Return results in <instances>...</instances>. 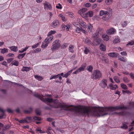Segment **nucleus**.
<instances>
[{
    "instance_id": "f257e3e1",
    "label": "nucleus",
    "mask_w": 134,
    "mask_h": 134,
    "mask_svg": "<svg viewBox=\"0 0 134 134\" xmlns=\"http://www.w3.org/2000/svg\"><path fill=\"white\" fill-rule=\"evenodd\" d=\"M46 96L47 98H44L42 95L38 94L37 95V96L42 101L45 102L47 105L51 107L55 108L60 107L65 110L74 111L78 112L90 114L96 116L99 113H103L104 114V115L109 114V107L99 108L92 107L88 108L83 107H81L79 108L74 107L72 108H69V105L67 104L61 105V103L57 99L55 100L53 102L51 95L47 94Z\"/></svg>"
},
{
    "instance_id": "f03ea898",
    "label": "nucleus",
    "mask_w": 134,
    "mask_h": 134,
    "mask_svg": "<svg viewBox=\"0 0 134 134\" xmlns=\"http://www.w3.org/2000/svg\"><path fill=\"white\" fill-rule=\"evenodd\" d=\"M99 15L102 16V19L104 21L108 20L111 17V15L109 12L104 10H101L99 12Z\"/></svg>"
},
{
    "instance_id": "7ed1b4c3",
    "label": "nucleus",
    "mask_w": 134,
    "mask_h": 134,
    "mask_svg": "<svg viewBox=\"0 0 134 134\" xmlns=\"http://www.w3.org/2000/svg\"><path fill=\"white\" fill-rule=\"evenodd\" d=\"M102 74L99 70H96L94 71L93 74L91 76V78L93 80H96L100 78Z\"/></svg>"
},
{
    "instance_id": "20e7f679",
    "label": "nucleus",
    "mask_w": 134,
    "mask_h": 134,
    "mask_svg": "<svg viewBox=\"0 0 134 134\" xmlns=\"http://www.w3.org/2000/svg\"><path fill=\"white\" fill-rule=\"evenodd\" d=\"M60 41L59 40H57L53 42L51 50L52 51L57 50L60 47Z\"/></svg>"
},
{
    "instance_id": "39448f33",
    "label": "nucleus",
    "mask_w": 134,
    "mask_h": 134,
    "mask_svg": "<svg viewBox=\"0 0 134 134\" xmlns=\"http://www.w3.org/2000/svg\"><path fill=\"white\" fill-rule=\"evenodd\" d=\"M52 40H50L48 38H46L44 40L43 42L42 43L41 47L42 48H45L46 47L51 41Z\"/></svg>"
},
{
    "instance_id": "423d86ee",
    "label": "nucleus",
    "mask_w": 134,
    "mask_h": 134,
    "mask_svg": "<svg viewBox=\"0 0 134 134\" xmlns=\"http://www.w3.org/2000/svg\"><path fill=\"white\" fill-rule=\"evenodd\" d=\"M86 67V64L84 63L82 64L81 67L77 69L76 71L73 72V74H77L79 72L84 71Z\"/></svg>"
},
{
    "instance_id": "0eeeda50",
    "label": "nucleus",
    "mask_w": 134,
    "mask_h": 134,
    "mask_svg": "<svg viewBox=\"0 0 134 134\" xmlns=\"http://www.w3.org/2000/svg\"><path fill=\"white\" fill-rule=\"evenodd\" d=\"M56 33V31L51 30L48 33L47 36V38H48L52 41L54 37L52 35L55 34Z\"/></svg>"
},
{
    "instance_id": "6e6552de",
    "label": "nucleus",
    "mask_w": 134,
    "mask_h": 134,
    "mask_svg": "<svg viewBox=\"0 0 134 134\" xmlns=\"http://www.w3.org/2000/svg\"><path fill=\"white\" fill-rule=\"evenodd\" d=\"M100 86L103 88H105L107 86V80L103 79L99 83Z\"/></svg>"
},
{
    "instance_id": "1a4fd4ad",
    "label": "nucleus",
    "mask_w": 134,
    "mask_h": 134,
    "mask_svg": "<svg viewBox=\"0 0 134 134\" xmlns=\"http://www.w3.org/2000/svg\"><path fill=\"white\" fill-rule=\"evenodd\" d=\"M59 26V22L57 20H54L52 24V26L53 28H56Z\"/></svg>"
},
{
    "instance_id": "9d476101",
    "label": "nucleus",
    "mask_w": 134,
    "mask_h": 134,
    "mask_svg": "<svg viewBox=\"0 0 134 134\" xmlns=\"http://www.w3.org/2000/svg\"><path fill=\"white\" fill-rule=\"evenodd\" d=\"M44 8L46 10H51L52 9V6L51 4L49 3L46 2L44 3Z\"/></svg>"
},
{
    "instance_id": "9b49d317",
    "label": "nucleus",
    "mask_w": 134,
    "mask_h": 134,
    "mask_svg": "<svg viewBox=\"0 0 134 134\" xmlns=\"http://www.w3.org/2000/svg\"><path fill=\"white\" fill-rule=\"evenodd\" d=\"M101 39L99 37H97L96 38L93 39V44L94 46H97L99 45Z\"/></svg>"
},
{
    "instance_id": "f8f14e48",
    "label": "nucleus",
    "mask_w": 134,
    "mask_h": 134,
    "mask_svg": "<svg viewBox=\"0 0 134 134\" xmlns=\"http://www.w3.org/2000/svg\"><path fill=\"white\" fill-rule=\"evenodd\" d=\"M102 30V29L100 28H98L96 32L93 34L92 36V38L93 39L96 38L97 37H98V34L99 33V32H100Z\"/></svg>"
},
{
    "instance_id": "ddd939ff",
    "label": "nucleus",
    "mask_w": 134,
    "mask_h": 134,
    "mask_svg": "<svg viewBox=\"0 0 134 134\" xmlns=\"http://www.w3.org/2000/svg\"><path fill=\"white\" fill-rule=\"evenodd\" d=\"M108 55L110 57L113 58H116L118 57L119 54L117 53L116 52H111L109 53Z\"/></svg>"
},
{
    "instance_id": "4468645a",
    "label": "nucleus",
    "mask_w": 134,
    "mask_h": 134,
    "mask_svg": "<svg viewBox=\"0 0 134 134\" xmlns=\"http://www.w3.org/2000/svg\"><path fill=\"white\" fill-rule=\"evenodd\" d=\"M78 20H79V24L85 28H86L87 25L85 23L83 22L82 20L79 18L77 19V21Z\"/></svg>"
},
{
    "instance_id": "2eb2a0df",
    "label": "nucleus",
    "mask_w": 134,
    "mask_h": 134,
    "mask_svg": "<svg viewBox=\"0 0 134 134\" xmlns=\"http://www.w3.org/2000/svg\"><path fill=\"white\" fill-rule=\"evenodd\" d=\"M109 86L110 89L113 90H115L118 88L117 85H113L111 83L109 85Z\"/></svg>"
},
{
    "instance_id": "dca6fc26",
    "label": "nucleus",
    "mask_w": 134,
    "mask_h": 134,
    "mask_svg": "<svg viewBox=\"0 0 134 134\" xmlns=\"http://www.w3.org/2000/svg\"><path fill=\"white\" fill-rule=\"evenodd\" d=\"M115 31V29L113 28L110 29L107 31V33L109 34H112L114 33Z\"/></svg>"
},
{
    "instance_id": "f3484780",
    "label": "nucleus",
    "mask_w": 134,
    "mask_h": 134,
    "mask_svg": "<svg viewBox=\"0 0 134 134\" xmlns=\"http://www.w3.org/2000/svg\"><path fill=\"white\" fill-rule=\"evenodd\" d=\"M93 26L90 23H89L87 25V30L89 32H93Z\"/></svg>"
},
{
    "instance_id": "a211bd4d",
    "label": "nucleus",
    "mask_w": 134,
    "mask_h": 134,
    "mask_svg": "<svg viewBox=\"0 0 134 134\" xmlns=\"http://www.w3.org/2000/svg\"><path fill=\"white\" fill-rule=\"evenodd\" d=\"M87 10L86 8H83L80 9L78 12L81 15L85 14V13Z\"/></svg>"
},
{
    "instance_id": "6ab92c4d",
    "label": "nucleus",
    "mask_w": 134,
    "mask_h": 134,
    "mask_svg": "<svg viewBox=\"0 0 134 134\" xmlns=\"http://www.w3.org/2000/svg\"><path fill=\"white\" fill-rule=\"evenodd\" d=\"M9 48L11 51L16 52L18 51V48L17 46H13L9 47Z\"/></svg>"
},
{
    "instance_id": "aec40b11",
    "label": "nucleus",
    "mask_w": 134,
    "mask_h": 134,
    "mask_svg": "<svg viewBox=\"0 0 134 134\" xmlns=\"http://www.w3.org/2000/svg\"><path fill=\"white\" fill-rule=\"evenodd\" d=\"M99 48L100 50L102 51H105L106 50V46L103 44H101Z\"/></svg>"
},
{
    "instance_id": "412c9836",
    "label": "nucleus",
    "mask_w": 134,
    "mask_h": 134,
    "mask_svg": "<svg viewBox=\"0 0 134 134\" xmlns=\"http://www.w3.org/2000/svg\"><path fill=\"white\" fill-rule=\"evenodd\" d=\"M102 37L103 40L106 41H108L109 39V36L106 34H103Z\"/></svg>"
},
{
    "instance_id": "4be33fe9",
    "label": "nucleus",
    "mask_w": 134,
    "mask_h": 134,
    "mask_svg": "<svg viewBox=\"0 0 134 134\" xmlns=\"http://www.w3.org/2000/svg\"><path fill=\"white\" fill-rule=\"evenodd\" d=\"M74 46L71 44L69 46V51L70 52L73 53L74 52Z\"/></svg>"
},
{
    "instance_id": "5701e85b",
    "label": "nucleus",
    "mask_w": 134,
    "mask_h": 134,
    "mask_svg": "<svg viewBox=\"0 0 134 134\" xmlns=\"http://www.w3.org/2000/svg\"><path fill=\"white\" fill-rule=\"evenodd\" d=\"M90 51V48L89 47H85L84 50V53L85 54H88Z\"/></svg>"
},
{
    "instance_id": "b1692460",
    "label": "nucleus",
    "mask_w": 134,
    "mask_h": 134,
    "mask_svg": "<svg viewBox=\"0 0 134 134\" xmlns=\"http://www.w3.org/2000/svg\"><path fill=\"white\" fill-rule=\"evenodd\" d=\"M83 41L85 43L87 44H90L91 43V40L87 38H85L83 40Z\"/></svg>"
},
{
    "instance_id": "393cba45",
    "label": "nucleus",
    "mask_w": 134,
    "mask_h": 134,
    "mask_svg": "<svg viewBox=\"0 0 134 134\" xmlns=\"http://www.w3.org/2000/svg\"><path fill=\"white\" fill-rule=\"evenodd\" d=\"M73 70L71 69V70L68 71L66 74H65L64 76H63V77H65L66 78H67L71 74Z\"/></svg>"
},
{
    "instance_id": "a878e982",
    "label": "nucleus",
    "mask_w": 134,
    "mask_h": 134,
    "mask_svg": "<svg viewBox=\"0 0 134 134\" xmlns=\"http://www.w3.org/2000/svg\"><path fill=\"white\" fill-rule=\"evenodd\" d=\"M120 42L119 38L118 37H116L113 41V43L115 44L119 43Z\"/></svg>"
},
{
    "instance_id": "bb28decb",
    "label": "nucleus",
    "mask_w": 134,
    "mask_h": 134,
    "mask_svg": "<svg viewBox=\"0 0 134 134\" xmlns=\"http://www.w3.org/2000/svg\"><path fill=\"white\" fill-rule=\"evenodd\" d=\"M0 111L2 113V115H0V118L1 119L4 118L5 117V115L4 113V111L2 109L0 108Z\"/></svg>"
},
{
    "instance_id": "cd10ccee",
    "label": "nucleus",
    "mask_w": 134,
    "mask_h": 134,
    "mask_svg": "<svg viewBox=\"0 0 134 134\" xmlns=\"http://www.w3.org/2000/svg\"><path fill=\"white\" fill-rule=\"evenodd\" d=\"M118 59L120 61L123 62H125L126 60V58L120 56H118Z\"/></svg>"
},
{
    "instance_id": "c85d7f7f",
    "label": "nucleus",
    "mask_w": 134,
    "mask_h": 134,
    "mask_svg": "<svg viewBox=\"0 0 134 134\" xmlns=\"http://www.w3.org/2000/svg\"><path fill=\"white\" fill-rule=\"evenodd\" d=\"M31 69L30 68L23 66L22 69V71H26L27 72L28 71H29Z\"/></svg>"
},
{
    "instance_id": "c756f323",
    "label": "nucleus",
    "mask_w": 134,
    "mask_h": 134,
    "mask_svg": "<svg viewBox=\"0 0 134 134\" xmlns=\"http://www.w3.org/2000/svg\"><path fill=\"white\" fill-rule=\"evenodd\" d=\"M1 50V53L2 54H4L8 52V50L7 49L4 48L3 49H0Z\"/></svg>"
},
{
    "instance_id": "7c9ffc66",
    "label": "nucleus",
    "mask_w": 134,
    "mask_h": 134,
    "mask_svg": "<svg viewBox=\"0 0 134 134\" xmlns=\"http://www.w3.org/2000/svg\"><path fill=\"white\" fill-rule=\"evenodd\" d=\"M114 79L115 81L117 83H119L120 82V80L119 78L116 76H115L114 77Z\"/></svg>"
},
{
    "instance_id": "2f4dec72",
    "label": "nucleus",
    "mask_w": 134,
    "mask_h": 134,
    "mask_svg": "<svg viewBox=\"0 0 134 134\" xmlns=\"http://www.w3.org/2000/svg\"><path fill=\"white\" fill-rule=\"evenodd\" d=\"M29 46H27L25 48L22 49L21 50H19V52L20 53H23L26 50L29 48Z\"/></svg>"
},
{
    "instance_id": "473e14b6",
    "label": "nucleus",
    "mask_w": 134,
    "mask_h": 134,
    "mask_svg": "<svg viewBox=\"0 0 134 134\" xmlns=\"http://www.w3.org/2000/svg\"><path fill=\"white\" fill-rule=\"evenodd\" d=\"M60 75V74H58L56 75H52L50 78V80H51L53 79H55L58 77Z\"/></svg>"
},
{
    "instance_id": "72a5a7b5",
    "label": "nucleus",
    "mask_w": 134,
    "mask_h": 134,
    "mask_svg": "<svg viewBox=\"0 0 134 134\" xmlns=\"http://www.w3.org/2000/svg\"><path fill=\"white\" fill-rule=\"evenodd\" d=\"M93 69V66L91 65L88 66L87 68V70L89 71L90 72L92 71Z\"/></svg>"
},
{
    "instance_id": "f704fd0d",
    "label": "nucleus",
    "mask_w": 134,
    "mask_h": 134,
    "mask_svg": "<svg viewBox=\"0 0 134 134\" xmlns=\"http://www.w3.org/2000/svg\"><path fill=\"white\" fill-rule=\"evenodd\" d=\"M76 21L77 22H74L73 24L76 27H80L79 25L80 24H79V20H78V21H77V19Z\"/></svg>"
},
{
    "instance_id": "c9c22d12",
    "label": "nucleus",
    "mask_w": 134,
    "mask_h": 134,
    "mask_svg": "<svg viewBox=\"0 0 134 134\" xmlns=\"http://www.w3.org/2000/svg\"><path fill=\"white\" fill-rule=\"evenodd\" d=\"M12 65H14L16 66H18L19 64V62L16 60H14L13 61L12 63Z\"/></svg>"
},
{
    "instance_id": "e433bc0d",
    "label": "nucleus",
    "mask_w": 134,
    "mask_h": 134,
    "mask_svg": "<svg viewBox=\"0 0 134 134\" xmlns=\"http://www.w3.org/2000/svg\"><path fill=\"white\" fill-rule=\"evenodd\" d=\"M88 15L90 17H92L93 15V13L92 11H90L87 13Z\"/></svg>"
},
{
    "instance_id": "4c0bfd02",
    "label": "nucleus",
    "mask_w": 134,
    "mask_h": 134,
    "mask_svg": "<svg viewBox=\"0 0 134 134\" xmlns=\"http://www.w3.org/2000/svg\"><path fill=\"white\" fill-rule=\"evenodd\" d=\"M35 77L36 79L40 81L41 80L43 79L42 77L37 75H35Z\"/></svg>"
},
{
    "instance_id": "58836bf2",
    "label": "nucleus",
    "mask_w": 134,
    "mask_h": 134,
    "mask_svg": "<svg viewBox=\"0 0 134 134\" xmlns=\"http://www.w3.org/2000/svg\"><path fill=\"white\" fill-rule=\"evenodd\" d=\"M25 53L19 54L18 56V58L19 59H21L25 56Z\"/></svg>"
},
{
    "instance_id": "ea45409f",
    "label": "nucleus",
    "mask_w": 134,
    "mask_h": 134,
    "mask_svg": "<svg viewBox=\"0 0 134 134\" xmlns=\"http://www.w3.org/2000/svg\"><path fill=\"white\" fill-rule=\"evenodd\" d=\"M82 27H76L75 29V32L76 33H80L81 31Z\"/></svg>"
},
{
    "instance_id": "a19ab883",
    "label": "nucleus",
    "mask_w": 134,
    "mask_h": 134,
    "mask_svg": "<svg viewBox=\"0 0 134 134\" xmlns=\"http://www.w3.org/2000/svg\"><path fill=\"white\" fill-rule=\"evenodd\" d=\"M25 119L27 120V123H29L32 120V118L31 117H26Z\"/></svg>"
},
{
    "instance_id": "79ce46f5",
    "label": "nucleus",
    "mask_w": 134,
    "mask_h": 134,
    "mask_svg": "<svg viewBox=\"0 0 134 134\" xmlns=\"http://www.w3.org/2000/svg\"><path fill=\"white\" fill-rule=\"evenodd\" d=\"M36 131H38V133H45L44 131H42L40 127H38L37 129H36Z\"/></svg>"
},
{
    "instance_id": "37998d69",
    "label": "nucleus",
    "mask_w": 134,
    "mask_h": 134,
    "mask_svg": "<svg viewBox=\"0 0 134 134\" xmlns=\"http://www.w3.org/2000/svg\"><path fill=\"white\" fill-rule=\"evenodd\" d=\"M134 45V41L132 40L126 44V46H132Z\"/></svg>"
},
{
    "instance_id": "c03bdc74",
    "label": "nucleus",
    "mask_w": 134,
    "mask_h": 134,
    "mask_svg": "<svg viewBox=\"0 0 134 134\" xmlns=\"http://www.w3.org/2000/svg\"><path fill=\"white\" fill-rule=\"evenodd\" d=\"M59 16L61 18L63 21H66V19L65 18V17L64 15L61 14H60Z\"/></svg>"
},
{
    "instance_id": "a18cd8bd",
    "label": "nucleus",
    "mask_w": 134,
    "mask_h": 134,
    "mask_svg": "<svg viewBox=\"0 0 134 134\" xmlns=\"http://www.w3.org/2000/svg\"><path fill=\"white\" fill-rule=\"evenodd\" d=\"M112 0H105V3L107 5H109L112 3Z\"/></svg>"
},
{
    "instance_id": "49530a36",
    "label": "nucleus",
    "mask_w": 134,
    "mask_h": 134,
    "mask_svg": "<svg viewBox=\"0 0 134 134\" xmlns=\"http://www.w3.org/2000/svg\"><path fill=\"white\" fill-rule=\"evenodd\" d=\"M63 27L67 31H68L70 28V26L69 25H64Z\"/></svg>"
},
{
    "instance_id": "de8ad7c7",
    "label": "nucleus",
    "mask_w": 134,
    "mask_h": 134,
    "mask_svg": "<svg viewBox=\"0 0 134 134\" xmlns=\"http://www.w3.org/2000/svg\"><path fill=\"white\" fill-rule=\"evenodd\" d=\"M123 80L126 83H128L129 82V80L126 77H124L123 79Z\"/></svg>"
},
{
    "instance_id": "09e8293b",
    "label": "nucleus",
    "mask_w": 134,
    "mask_h": 134,
    "mask_svg": "<svg viewBox=\"0 0 134 134\" xmlns=\"http://www.w3.org/2000/svg\"><path fill=\"white\" fill-rule=\"evenodd\" d=\"M127 24V22L126 21H124L122 23L121 25L122 27H125Z\"/></svg>"
},
{
    "instance_id": "8fccbe9b",
    "label": "nucleus",
    "mask_w": 134,
    "mask_h": 134,
    "mask_svg": "<svg viewBox=\"0 0 134 134\" xmlns=\"http://www.w3.org/2000/svg\"><path fill=\"white\" fill-rule=\"evenodd\" d=\"M121 87L122 88L124 89H127V86H126V85H125L123 83H121Z\"/></svg>"
},
{
    "instance_id": "3c124183",
    "label": "nucleus",
    "mask_w": 134,
    "mask_h": 134,
    "mask_svg": "<svg viewBox=\"0 0 134 134\" xmlns=\"http://www.w3.org/2000/svg\"><path fill=\"white\" fill-rule=\"evenodd\" d=\"M87 15H88L87 13H85L83 14L82 15H81V16L82 17L86 19H88Z\"/></svg>"
},
{
    "instance_id": "603ef678",
    "label": "nucleus",
    "mask_w": 134,
    "mask_h": 134,
    "mask_svg": "<svg viewBox=\"0 0 134 134\" xmlns=\"http://www.w3.org/2000/svg\"><path fill=\"white\" fill-rule=\"evenodd\" d=\"M27 120L25 119L23 120H19V122L21 123H27Z\"/></svg>"
},
{
    "instance_id": "864d4df0",
    "label": "nucleus",
    "mask_w": 134,
    "mask_h": 134,
    "mask_svg": "<svg viewBox=\"0 0 134 134\" xmlns=\"http://www.w3.org/2000/svg\"><path fill=\"white\" fill-rule=\"evenodd\" d=\"M41 51V49L40 48H37L35 49L34 52L35 53H37L38 52H40Z\"/></svg>"
},
{
    "instance_id": "5fc2aeb1",
    "label": "nucleus",
    "mask_w": 134,
    "mask_h": 134,
    "mask_svg": "<svg viewBox=\"0 0 134 134\" xmlns=\"http://www.w3.org/2000/svg\"><path fill=\"white\" fill-rule=\"evenodd\" d=\"M68 46V44L67 43H64L63 44L62 46V48L63 49H64L66 48Z\"/></svg>"
},
{
    "instance_id": "6e6d98bb",
    "label": "nucleus",
    "mask_w": 134,
    "mask_h": 134,
    "mask_svg": "<svg viewBox=\"0 0 134 134\" xmlns=\"http://www.w3.org/2000/svg\"><path fill=\"white\" fill-rule=\"evenodd\" d=\"M33 119L35 120H41V118L37 116H34Z\"/></svg>"
},
{
    "instance_id": "4d7b16f0",
    "label": "nucleus",
    "mask_w": 134,
    "mask_h": 134,
    "mask_svg": "<svg viewBox=\"0 0 134 134\" xmlns=\"http://www.w3.org/2000/svg\"><path fill=\"white\" fill-rule=\"evenodd\" d=\"M56 8L58 9H62V5L60 3H59L58 5L56 6Z\"/></svg>"
},
{
    "instance_id": "13d9d810",
    "label": "nucleus",
    "mask_w": 134,
    "mask_h": 134,
    "mask_svg": "<svg viewBox=\"0 0 134 134\" xmlns=\"http://www.w3.org/2000/svg\"><path fill=\"white\" fill-rule=\"evenodd\" d=\"M121 128L124 129H126L127 128V126L126 124H123L122 126L121 127Z\"/></svg>"
},
{
    "instance_id": "bf43d9fd",
    "label": "nucleus",
    "mask_w": 134,
    "mask_h": 134,
    "mask_svg": "<svg viewBox=\"0 0 134 134\" xmlns=\"http://www.w3.org/2000/svg\"><path fill=\"white\" fill-rule=\"evenodd\" d=\"M36 113V114L39 115L40 114L41 112L40 110L38 109H37L35 110Z\"/></svg>"
},
{
    "instance_id": "052dcab7",
    "label": "nucleus",
    "mask_w": 134,
    "mask_h": 134,
    "mask_svg": "<svg viewBox=\"0 0 134 134\" xmlns=\"http://www.w3.org/2000/svg\"><path fill=\"white\" fill-rule=\"evenodd\" d=\"M39 43H37L36 44L32 46V47L33 48H35L37 47L39 45Z\"/></svg>"
},
{
    "instance_id": "680f3d73",
    "label": "nucleus",
    "mask_w": 134,
    "mask_h": 134,
    "mask_svg": "<svg viewBox=\"0 0 134 134\" xmlns=\"http://www.w3.org/2000/svg\"><path fill=\"white\" fill-rule=\"evenodd\" d=\"M30 110L29 111L27 110H25V112L26 113H31V111L32 110V108H30Z\"/></svg>"
},
{
    "instance_id": "e2e57ef3",
    "label": "nucleus",
    "mask_w": 134,
    "mask_h": 134,
    "mask_svg": "<svg viewBox=\"0 0 134 134\" xmlns=\"http://www.w3.org/2000/svg\"><path fill=\"white\" fill-rule=\"evenodd\" d=\"M120 54L121 55H126L127 54V53L125 51H124L123 52H121L120 53Z\"/></svg>"
},
{
    "instance_id": "0e129e2a",
    "label": "nucleus",
    "mask_w": 134,
    "mask_h": 134,
    "mask_svg": "<svg viewBox=\"0 0 134 134\" xmlns=\"http://www.w3.org/2000/svg\"><path fill=\"white\" fill-rule=\"evenodd\" d=\"M7 56L9 57H13L14 56V54L12 53H10L8 54L7 55Z\"/></svg>"
},
{
    "instance_id": "69168bd1",
    "label": "nucleus",
    "mask_w": 134,
    "mask_h": 134,
    "mask_svg": "<svg viewBox=\"0 0 134 134\" xmlns=\"http://www.w3.org/2000/svg\"><path fill=\"white\" fill-rule=\"evenodd\" d=\"M85 5L87 7H89L91 5V4L89 3H87L85 4Z\"/></svg>"
},
{
    "instance_id": "338daca9",
    "label": "nucleus",
    "mask_w": 134,
    "mask_h": 134,
    "mask_svg": "<svg viewBox=\"0 0 134 134\" xmlns=\"http://www.w3.org/2000/svg\"><path fill=\"white\" fill-rule=\"evenodd\" d=\"M122 91L124 94L125 93H131L130 91L128 90L125 91L122 90Z\"/></svg>"
},
{
    "instance_id": "774afa93",
    "label": "nucleus",
    "mask_w": 134,
    "mask_h": 134,
    "mask_svg": "<svg viewBox=\"0 0 134 134\" xmlns=\"http://www.w3.org/2000/svg\"><path fill=\"white\" fill-rule=\"evenodd\" d=\"M130 76L131 79L134 80V74L131 73L130 74Z\"/></svg>"
}]
</instances>
